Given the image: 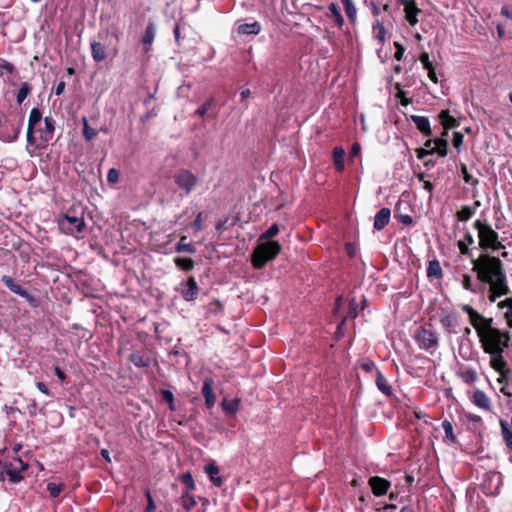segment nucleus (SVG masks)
Listing matches in <instances>:
<instances>
[{
  "instance_id": "61",
  "label": "nucleus",
  "mask_w": 512,
  "mask_h": 512,
  "mask_svg": "<svg viewBox=\"0 0 512 512\" xmlns=\"http://www.w3.org/2000/svg\"><path fill=\"white\" fill-rule=\"evenodd\" d=\"M361 368L366 372H371L376 368V366L373 361H367L361 364Z\"/></svg>"
},
{
  "instance_id": "26",
  "label": "nucleus",
  "mask_w": 512,
  "mask_h": 512,
  "mask_svg": "<svg viewBox=\"0 0 512 512\" xmlns=\"http://www.w3.org/2000/svg\"><path fill=\"white\" fill-rule=\"evenodd\" d=\"M376 385L377 388L386 396H390L392 394V388L389 385L387 379L384 377V375L377 370L376 371Z\"/></svg>"
},
{
  "instance_id": "36",
  "label": "nucleus",
  "mask_w": 512,
  "mask_h": 512,
  "mask_svg": "<svg viewBox=\"0 0 512 512\" xmlns=\"http://www.w3.org/2000/svg\"><path fill=\"white\" fill-rule=\"evenodd\" d=\"M177 252L195 253L196 249L193 244L187 242V237L182 236L176 245Z\"/></svg>"
},
{
  "instance_id": "41",
  "label": "nucleus",
  "mask_w": 512,
  "mask_h": 512,
  "mask_svg": "<svg viewBox=\"0 0 512 512\" xmlns=\"http://www.w3.org/2000/svg\"><path fill=\"white\" fill-rule=\"evenodd\" d=\"M175 264L185 271H190L194 267V261L191 258H176Z\"/></svg>"
},
{
  "instance_id": "1",
  "label": "nucleus",
  "mask_w": 512,
  "mask_h": 512,
  "mask_svg": "<svg viewBox=\"0 0 512 512\" xmlns=\"http://www.w3.org/2000/svg\"><path fill=\"white\" fill-rule=\"evenodd\" d=\"M471 263L472 270L477 274V279L488 285L490 302H495L510 292L503 263L498 257L482 253L476 259L471 258Z\"/></svg>"
},
{
  "instance_id": "31",
  "label": "nucleus",
  "mask_w": 512,
  "mask_h": 512,
  "mask_svg": "<svg viewBox=\"0 0 512 512\" xmlns=\"http://www.w3.org/2000/svg\"><path fill=\"white\" fill-rule=\"evenodd\" d=\"M82 122H83V129H82L83 137L85 138L86 141L90 142L98 135V131L95 128L90 126L86 117H83Z\"/></svg>"
},
{
  "instance_id": "32",
  "label": "nucleus",
  "mask_w": 512,
  "mask_h": 512,
  "mask_svg": "<svg viewBox=\"0 0 512 512\" xmlns=\"http://www.w3.org/2000/svg\"><path fill=\"white\" fill-rule=\"evenodd\" d=\"M42 120V112L38 108H33L30 111L29 119H28V126L29 130L35 129L38 124H40Z\"/></svg>"
},
{
  "instance_id": "20",
  "label": "nucleus",
  "mask_w": 512,
  "mask_h": 512,
  "mask_svg": "<svg viewBox=\"0 0 512 512\" xmlns=\"http://www.w3.org/2000/svg\"><path fill=\"white\" fill-rule=\"evenodd\" d=\"M411 120L417 127V129L424 135V136H431L432 130L430 127V121L425 116H419V115H411Z\"/></svg>"
},
{
  "instance_id": "49",
  "label": "nucleus",
  "mask_w": 512,
  "mask_h": 512,
  "mask_svg": "<svg viewBox=\"0 0 512 512\" xmlns=\"http://www.w3.org/2000/svg\"><path fill=\"white\" fill-rule=\"evenodd\" d=\"M279 233V227L277 224L271 225L265 233H263L260 239H271Z\"/></svg>"
},
{
  "instance_id": "44",
  "label": "nucleus",
  "mask_w": 512,
  "mask_h": 512,
  "mask_svg": "<svg viewBox=\"0 0 512 512\" xmlns=\"http://www.w3.org/2000/svg\"><path fill=\"white\" fill-rule=\"evenodd\" d=\"M461 172L463 174V179L465 181V183L467 184H470L472 186H476L478 185V179L474 178L469 172H468V169H467V166L465 164H462L461 165Z\"/></svg>"
},
{
  "instance_id": "19",
  "label": "nucleus",
  "mask_w": 512,
  "mask_h": 512,
  "mask_svg": "<svg viewBox=\"0 0 512 512\" xmlns=\"http://www.w3.org/2000/svg\"><path fill=\"white\" fill-rule=\"evenodd\" d=\"M213 380L211 378H206L204 380L203 386H202V395L205 398V404L208 408H211L214 406L216 398L213 393Z\"/></svg>"
},
{
  "instance_id": "48",
  "label": "nucleus",
  "mask_w": 512,
  "mask_h": 512,
  "mask_svg": "<svg viewBox=\"0 0 512 512\" xmlns=\"http://www.w3.org/2000/svg\"><path fill=\"white\" fill-rule=\"evenodd\" d=\"M130 360L138 367H147L150 364V358L139 356V355H132L130 357Z\"/></svg>"
},
{
  "instance_id": "42",
  "label": "nucleus",
  "mask_w": 512,
  "mask_h": 512,
  "mask_svg": "<svg viewBox=\"0 0 512 512\" xmlns=\"http://www.w3.org/2000/svg\"><path fill=\"white\" fill-rule=\"evenodd\" d=\"M160 395H161L162 400L169 404V409L171 411H174L175 410V405H174V395H173V393L170 390L162 389L160 391Z\"/></svg>"
},
{
  "instance_id": "7",
  "label": "nucleus",
  "mask_w": 512,
  "mask_h": 512,
  "mask_svg": "<svg viewBox=\"0 0 512 512\" xmlns=\"http://www.w3.org/2000/svg\"><path fill=\"white\" fill-rule=\"evenodd\" d=\"M416 342L421 349L433 353L438 347V336L430 327H420L415 335Z\"/></svg>"
},
{
  "instance_id": "54",
  "label": "nucleus",
  "mask_w": 512,
  "mask_h": 512,
  "mask_svg": "<svg viewBox=\"0 0 512 512\" xmlns=\"http://www.w3.org/2000/svg\"><path fill=\"white\" fill-rule=\"evenodd\" d=\"M147 497V506L143 512H154L156 509V505L149 491H146Z\"/></svg>"
},
{
  "instance_id": "53",
  "label": "nucleus",
  "mask_w": 512,
  "mask_h": 512,
  "mask_svg": "<svg viewBox=\"0 0 512 512\" xmlns=\"http://www.w3.org/2000/svg\"><path fill=\"white\" fill-rule=\"evenodd\" d=\"M453 146L459 151L463 144V135L460 132L453 133Z\"/></svg>"
},
{
  "instance_id": "30",
  "label": "nucleus",
  "mask_w": 512,
  "mask_h": 512,
  "mask_svg": "<svg viewBox=\"0 0 512 512\" xmlns=\"http://www.w3.org/2000/svg\"><path fill=\"white\" fill-rule=\"evenodd\" d=\"M439 117L442 121V125L445 130H449L451 128L458 126V122L454 117H452L449 114L448 110H442L439 114Z\"/></svg>"
},
{
  "instance_id": "64",
  "label": "nucleus",
  "mask_w": 512,
  "mask_h": 512,
  "mask_svg": "<svg viewBox=\"0 0 512 512\" xmlns=\"http://www.w3.org/2000/svg\"><path fill=\"white\" fill-rule=\"evenodd\" d=\"M361 146L359 143H354L351 147L350 157H356L360 154Z\"/></svg>"
},
{
  "instance_id": "15",
  "label": "nucleus",
  "mask_w": 512,
  "mask_h": 512,
  "mask_svg": "<svg viewBox=\"0 0 512 512\" xmlns=\"http://www.w3.org/2000/svg\"><path fill=\"white\" fill-rule=\"evenodd\" d=\"M55 131V121L51 117L44 118V127L39 128L38 132L40 133V139L43 143L47 144L50 140H52Z\"/></svg>"
},
{
  "instance_id": "29",
  "label": "nucleus",
  "mask_w": 512,
  "mask_h": 512,
  "mask_svg": "<svg viewBox=\"0 0 512 512\" xmlns=\"http://www.w3.org/2000/svg\"><path fill=\"white\" fill-rule=\"evenodd\" d=\"M500 426L501 434L505 442V445L510 451H512V430L509 427L508 423L504 420L500 421Z\"/></svg>"
},
{
  "instance_id": "6",
  "label": "nucleus",
  "mask_w": 512,
  "mask_h": 512,
  "mask_svg": "<svg viewBox=\"0 0 512 512\" xmlns=\"http://www.w3.org/2000/svg\"><path fill=\"white\" fill-rule=\"evenodd\" d=\"M58 224L63 233L72 236L81 233L86 227L83 217L71 216L68 213L60 216Z\"/></svg>"
},
{
  "instance_id": "47",
  "label": "nucleus",
  "mask_w": 512,
  "mask_h": 512,
  "mask_svg": "<svg viewBox=\"0 0 512 512\" xmlns=\"http://www.w3.org/2000/svg\"><path fill=\"white\" fill-rule=\"evenodd\" d=\"M222 408L229 414H235L239 408V401L222 402Z\"/></svg>"
},
{
  "instance_id": "58",
  "label": "nucleus",
  "mask_w": 512,
  "mask_h": 512,
  "mask_svg": "<svg viewBox=\"0 0 512 512\" xmlns=\"http://www.w3.org/2000/svg\"><path fill=\"white\" fill-rule=\"evenodd\" d=\"M435 153V149H425V148H419L416 150V155L418 159H424L427 155Z\"/></svg>"
},
{
  "instance_id": "11",
  "label": "nucleus",
  "mask_w": 512,
  "mask_h": 512,
  "mask_svg": "<svg viewBox=\"0 0 512 512\" xmlns=\"http://www.w3.org/2000/svg\"><path fill=\"white\" fill-rule=\"evenodd\" d=\"M28 468V464L22 459L16 458L13 463L5 466V473L12 483H18L23 479L22 471Z\"/></svg>"
},
{
  "instance_id": "52",
  "label": "nucleus",
  "mask_w": 512,
  "mask_h": 512,
  "mask_svg": "<svg viewBox=\"0 0 512 512\" xmlns=\"http://www.w3.org/2000/svg\"><path fill=\"white\" fill-rule=\"evenodd\" d=\"M462 286L465 290L471 291L473 293L476 292V289L473 287V284H472V279L469 275L463 276Z\"/></svg>"
},
{
  "instance_id": "38",
  "label": "nucleus",
  "mask_w": 512,
  "mask_h": 512,
  "mask_svg": "<svg viewBox=\"0 0 512 512\" xmlns=\"http://www.w3.org/2000/svg\"><path fill=\"white\" fill-rule=\"evenodd\" d=\"M475 213V209L471 206L464 205L461 209L456 213V217L459 221H467L469 220Z\"/></svg>"
},
{
  "instance_id": "40",
  "label": "nucleus",
  "mask_w": 512,
  "mask_h": 512,
  "mask_svg": "<svg viewBox=\"0 0 512 512\" xmlns=\"http://www.w3.org/2000/svg\"><path fill=\"white\" fill-rule=\"evenodd\" d=\"M358 315V311H357V303L356 301L353 299L350 301L349 303V309H348V312L346 314V316L344 317V319L341 321V323L338 325V330H340L342 328V326L344 325L345 321L349 318L351 319H355Z\"/></svg>"
},
{
  "instance_id": "35",
  "label": "nucleus",
  "mask_w": 512,
  "mask_h": 512,
  "mask_svg": "<svg viewBox=\"0 0 512 512\" xmlns=\"http://www.w3.org/2000/svg\"><path fill=\"white\" fill-rule=\"evenodd\" d=\"M433 144L435 145L433 147L435 149V153H438L441 157H445L447 155L448 142L446 138H436L433 140Z\"/></svg>"
},
{
  "instance_id": "60",
  "label": "nucleus",
  "mask_w": 512,
  "mask_h": 512,
  "mask_svg": "<svg viewBox=\"0 0 512 512\" xmlns=\"http://www.w3.org/2000/svg\"><path fill=\"white\" fill-rule=\"evenodd\" d=\"M458 248H459L461 254L470 255V249L468 248L465 241H462V240L458 241Z\"/></svg>"
},
{
  "instance_id": "55",
  "label": "nucleus",
  "mask_w": 512,
  "mask_h": 512,
  "mask_svg": "<svg viewBox=\"0 0 512 512\" xmlns=\"http://www.w3.org/2000/svg\"><path fill=\"white\" fill-rule=\"evenodd\" d=\"M0 69L4 70L8 74H13L15 72V66L6 60L1 61Z\"/></svg>"
},
{
  "instance_id": "27",
  "label": "nucleus",
  "mask_w": 512,
  "mask_h": 512,
  "mask_svg": "<svg viewBox=\"0 0 512 512\" xmlns=\"http://www.w3.org/2000/svg\"><path fill=\"white\" fill-rule=\"evenodd\" d=\"M344 156L345 150L341 146H336L333 149V160L338 172H342L344 170Z\"/></svg>"
},
{
  "instance_id": "56",
  "label": "nucleus",
  "mask_w": 512,
  "mask_h": 512,
  "mask_svg": "<svg viewBox=\"0 0 512 512\" xmlns=\"http://www.w3.org/2000/svg\"><path fill=\"white\" fill-rule=\"evenodd\" d=\"M420 62L423 64V67L428 70L433 67L432 63L429 60V55L427 52H422L419 57Z\"/></svg>"
},
{
  "instance_id": "8",
  "label": "nucleus",
  "mask_w": 512,
  "mask_h": 512,
  "mask_svg": "<svg viewBox=\"0 0 512 512\" xmlns=\"http://www.w3.org/2000/svg\"><path fill=\"white\" fill-rule=\"evenodd\" d=\"M176 185L185 192L190 194L198 183L197 176L188 169H180L173 175Z\"/></svg>"
},
{
  "instance_id": "14",
  "label": "nucleus",
  "mask_w": 512,
  "mask_h": 512,
  "mask_svg": "<svg viewBox=\"0 0 512 512\" xmlns=\"http://www.w3.org/2000/svg\"><path fill=\"white\" fill-rule=\"evenodd\" d=\"M369 485L371 487L372 493L375 496L379 497L387 493L388 489L391 486V483L385 478L373 476L369 479Z\"/></svg>"
},
{
  "instance_id": "4",
  "label": "nucleus",
  "mask_w": 512,
  "mask_h": 512,
  "mask_svg": "<svg viewBox=\"0 0 512 512\" xmlns=\"http://www.w3.org/2000/svg\"><path fill=\"white\" fill-rule=\"evenodd\" d=\"M474 228L477 230L478 245L483 251H498L504 248L497 231L488 222L476 220Z\"/></svg>"
},
{
  "instance_id": "33",
  "label": "nucleus",
  "mask_w": 512,
  "mask_h": 512,
  "mask_svg": "<svg viewBox=\"0 0 512 512\" xmlns=\"http://www.w3.org/2000/svg\"><path fill=\"white\" fill-rule=\"evenodd\" d=\"M427 276L428 277H435L437 279L442 278V268L440 266L439 261L433 260L429 262L428 268H427Z\"/></svg>"
},
{
  "instance_id": "50",
  "label": "nucleus",
  "mask_w": 512,
  "mask_h": 512,
  "mask_svg": "<svg viewBox=\"0 0 512 512\" xmlns=\"http://www.w3.org/2000/svg\"><path fill=\"white\" fill-rule=\"evenodd\" d=\"M180 479L188 490L195 489V483L190 473L183 474Z\"/></svg>"
},
{
  "instance_id": "57",
  "label": "nucleus",
  "mask_w": 512,
  "mask_h": 512,
  "mask_svg": "<svg viewBox=\"0 0 512 512\" xmlns=\"http://www.w3.org/2000/svg\"><path fill=\"white\" fill-rule=\"evenodd\" d=\"M394 47L396 48V52L394 54V58L397 60V61H400L402 60L403 58V55H404V47L398 43V42H394Z\"/></svg>"
},
{
  "instance_id": "39",
  "label": "nucleus",
  "mask_w": 512,
  "mask_h": 512,
  "mask_svg": "<svg viewBox=\"0 0 512 512\" xmlns=\"http://www.w3.org/2000/svg\"><path fill=\"white\" fill-rule=\"evenodd\" d=\"M459 377L466 383V384H473L477 380V373L473 369H466L459 372Z\"/></svg>"
},
{
  "instance_id": "12",
  "label": "nucleus",
  "mask_w": 512,
  "mask_h": 512,
  "mask_svg": "<svg viewBox=\"0 0 512 512\" xmlns=\"http://www.w3.org/2000/svg\"><path fill=\"white\" fill-rule=\"evenodd\" d=\"M179 291L186 301H194L197 299L199 294V287L195 278L191 276L186 282H182L180 284Z\"/></svg>"
},
{
  "instance_id": "3",
  "label": "nucleus",
  "mask_w": 512,
  "mask_h": 512,
  "mask_svg": "<svg viewBox=\"0 0 512 512\" xmlns=\"http://www.w3.org/2000/svg\"><path fill=\"white\" fill-rule=\"evenodd\" d=\"M479 337L484 351L488 354L503 353L511 339L509 332H501L491 325L484 327V332Z\"/></svg>"
},
{
  "instance_id": "63",
  "label": "nucleus",
  "mask_w": 512,
  "mask_h": 512,
  "mask_svg": "<svg viewBox=\"0 0 512 512\" xmlns=\"http://www.w3.org/2000/svg\"><path fill=\"white\" fill-rule=\"evenodd\" d=\"M65 87H66V83L65 81L61 80L55 87V94L57 96H60L61 94H63L64 90H65Z\"/></svg>"
},
{
  "instance_id": "24",
  "label": "nucleus",
  "mask_w": 512,
  "mask_h": 512,
  "mask_svg": "<svg viewBox=\"0 0 512 512\" xmlns=\"http://www.w3.org/2000/svg\"><path fill=\"white\" fill-rule=\"evenodd\" d=\"M440 323L444 329L449 333H456L454 327L457 323L456 313H447L441 316Z\"/></svg>"
},
{
  "instance_id": "51",
  "label": "nucleus",
  "mask_w": 512,
  "mask_h": 512,
  "mask_svg": "<svg viewBox=\"0 0 512 512\" xmlns=\"http://www.w3.org/2000/svg\"><path fill=\"white\" fill-rule=\"evenodd\" d=\"M119 180V171L115 168H111L107 174V181L110 184H115Z\"/></svg>"
},
{
  "instance_id": "17",
  "label": "nucleus",
  "mask_w": 512,
  "mask_h": 512,
  "mask_svg": "<svg viewBox=\"0 0 512 512\" xmlns=\"http://www.w3.org/2000/svg\"><path fill=\"white\" fill-rule=\"evenodd\" d=\"M391 211L389 208H381L374 217V229L382 230L390 221Z\"/></svg>"
},
{
  "instance_id": "46",
  "label": "nucleus",
  "mask_w": 512,
  "mask_h": 512,
  "mask_svg": "<svg viewBox=\"0 0 512 512\" xmlns=\"http://www.w3.org/2000/svg\"><path fill=\"white\" fill-rule=\"evenodd\" d=\"M63 490V485L56 484V483H48L47 484V491L49 492L50 496L53 498H56L60 495V493Z\"/></svg>"
},
{
  "instance_id": "23",
  "label": "nucleus",
  "mask_w": 512,
  "mask_h": 512,
  "mask_svg": "<svg viewBox=\"0 0 512 512\" xmlns=\"http://www.w3.org/2000/svg\"><path fill=\"white\" fill-rule=\"evenodd\" d=\"M205 472L216 487H220L223 484V479L219 476V468L215 463L205 466Z\"/></svg>"
},
{
  "instance_id": "2",
  "label": "nucleus",
  "mask_w": 512,
  "mask_h": 512,
  "mask_svg": "<svg viewBox=\"0 0 512 512\" xmlns=\"http://www.w3.org/2000/svg\"><path fill=\"white\" fill-rule=\"evenodd\" d=\"M91 56L95 62L113 58L119 51V37L114 31H100L90 43Z\"/></svg>"
},
{
  "instance_id": "18",
  "label": "nucleus",
  "mask_w": 512,
  "mask_h": 512,
  "mask_svg": "<svg viewBox=\"0 0 512 512\" xmlns=\"http://www.w3.org/2000/svg\"><path fill=\"white\" fill-rule=\"evenodd\" d=\"M490 355V364L492 368L497 371L501 376H505V372H510L509 368H507V363L504 360L502 353L497 354H489Z\"/></svg>"
},
{
  "instance_id": "16",
  "label": "nucleus",
  "mask_w": 512,
  "mask_h": 512,
  "mask_svg": "<svg viewBox=\"0 0 512 512\" xmlns=\"http://www.w3.org/2000/svg\"><path fill=\"white\" fill-rule=\"evenodd\" d=\"M155 35H156V28H155L153 22H149L145 29L144 35L141 38V44L143 46V51L145 53H147L151 49V46L155 39Z\"/></svg>"
},
{
  "instance_id": "21",
  "label": "nucleus",
  "mask_w": 512,
  "mask_h": 512,
  "mask_svg": "<svg viewBox=\"0 0 512 512\" xmlns=\"http://www.w3.org/2000/svg\"><path fill=\"white\" fill-rule=\"evenodd\" d=\"M472 401L477 407L483 410L490 411L492 408L489 397L481 390H476L473 393Z\"/></svg>"
},
{
  "instance_id": "10",
  "label": "nucleus",
  "mask_w": 512,
  "mask_h": 512,
  "mask_svg": "<svg viewBox=\"0 0 512 512\" xmlns=\"http://www.w3.org/2000/svg\"><path fill=\"white\" fill-rule=\"evenodd\" d=\"M462 310L469 316L470 323L476 329L478 335L484 332V327L491 325L492 319L484 318L480 313L469 305H463Z\"/></svg>"
},
{
  "instance_id": "62",
  "label": "nucleus",
  "mask_w": 512,
  "mask_h": 512,
  "mask_svg": "<svg viewBox=\"0 0 512 512\" xmlns=\"http://www.w3.org/2000/svg\"><path fill=\"white\" fill-rule=\"evenodd\" d=\"M193 227L195 230L199 231L202 229V213H198L196 219L193 222Z\"/></svg>"
},
{
  "instance_id": "5",
  "label": "nucleus",
  "mask_w": 512,
  "mask_h": 512,
  "mask_svg": "<svg viewBox=\"0 0 512 512\" xmlns=\"http://www.w3.org/2000/svg\"><path fill=\"white\" fill-rule=\"evenodd\" d=\"M281 251V245L277 241L260 243L253 251L252 264L255 268H263L267 262L273 260Z\"/></svg>"
},
{
  "instance_id": "37",
  "label": "nucleus",
  "mask_w": 512,
  "mask_h": 512,
  "mask_svg": "<svg viewBox=\"0 0 512 512\" xmlns=\"http://www.w3.org/2000/svg\"><path fill=\"white\" fill-rule=\"evenodd\" d=\"M31 89H32L31 85L29 83H27V82H23L20 85V88H19V90L17 92V95H16V100H17L18 104H22L24 102V100L30 94Z\"/></svg>"
},
{
  "instance_id": "9",
  "label": "nucleus",
  "mask_w": 512,
  "mask_h": 512,
  "mask_svg": "<svg viewBox=\"0 0 512 512\" xmlns=\"http://www.w3.org/2000/svg\"><path fill=\"white\" fill-rule=\"evenodd\" d=\"M1 282L13 293L23 297L26 301L32 306H38L37 298L30 294L26 289H24L21 285L17 284L14 279L8 275H3L1 278Z\"/></svg>"
},
{
  "instance_id": "45",
  "label": "nucleus",
  "mask_w": 512,
  "mask_h": 512,
  "mask_svg": "<svg viewBox=\"0 0 512 512\" xmlns=\"http://www.w3.org/2000/svg\"><path fill=\"white\" fill-rule=\"evenodd\" d=\"M213 98H209L207 99L196 111H195V115L198 116V117H204L206 115V113L208 112V110L210 109V107L212 106L213 104Z\"/></svg>"
},
{
  "instance_id": "28",
  "label": "nucleus",
  "mask_w": 512,
  "mask_h": 512,
  "mask_svg": "<svg viewBox=\"0 0 512 512\" xmlns=\"http://www.w3.org/2000/svg\"><path fill=\"white\" fill-rule=\"evenodd\" d=\"M344 6V10L347 18L352 24H355L357 20V8L352 0H341Z\"/></svg>"
},
{
  "instance_id": "43",
  "label": "nucleus",
  "mask_w": 512,
  "mask_h": 512,
  "mask_svg": "<svg viewBox=\"0 0 512 512\" xmlns=\"http://www.w3.org/2000/svg\"><path fill=\"white\" fill-rule=\"evenodd\" d=\"M442 428L445 432V436H446L447 440H449L450 442H455L456 436L453 433V426H452L451 422L448 420H444L442 422Z\"/></svg>"
},
{
  "instance_id": "34",
  "label": "nucleus",
  "mask_w": 512,
  "mask_h": 512,
  "mask_svg": "<svg viewBox=\"0 0 512 512\" xmlns=\"http://www.w3.org/2000/svg\"><path fill=\"white\" fill-rule=\"evenodd\" d=\"M373 33L375 38L379 41L380 44H383L386 39V29L382 22L376 20L373 25Z\"/></svg>"
},
{
  "instance_id": "13",
  "label": "nucleus",
  "mask_w": 512,
  "mask_h": 512,
  "mask_svg": "<svg viewBox=\"0 0 512 512\" xmlns=\"http://www.w3.org/2000/svg\"><path fill=\"white\" fill-rule=\"evenodd\" d=\"M398 2L404 6L405 19L411 26H415L418 22L417 15L421 10L416 6L414 0H398Z\"/></svg>"
},
{
  "instance_id": "22",
  "label": "nucleus",
  "mask_w": 512,
  "mask_h": 512,
  "mask_svg": "<svg viewBox=\"0 0 512 512\" xmlns=\"http://www.w3.org/2000/svg\"><path fill=\"white\" fill-rule=\"evenodd\" d=\"M328 10L329 13L327 14V16L333 20L334 24L339 29H341L344 25V18L341 14L340 6L337 3L332 2L329 4Z\"/></svg>"
},
{
  "instance_id": "59",
  "label": "nucleus",
  "mask_w": 512,
  "mask_h": 512,
  "mask_svg": "<svg viewBox=\"0 0 512 512\" xmlns=\"http://www.w3.org/2000/svg\"><path fill=\"white\" fill-rule=\"evenodd\" d=\"M399 223L403 225H411L413 223V219L408 214H399L396 216Z\"/></svg>"
},
{
  "instance_id": "25",
  "label": "nucleus",
  "mask_w": 512,
  "mask_h": 512,
  "mask_svg": "<svg viewBox=\"0 0 512 512\" xmlns=\"http://www.w3.org/2000/svg\"><path fill=\"white\" fill-rule=\"evenodd\" d=\"M261 31V25L255 21L253 23L241 24L238 27V33L242 35H257Z\"/></svg>"
}]
</instances>
